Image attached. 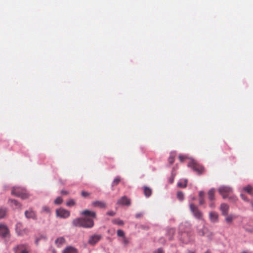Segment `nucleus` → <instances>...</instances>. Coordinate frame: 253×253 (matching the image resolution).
<instances>
[{"label": "nucleus", "instance_id": "41", "mask_svg": "<svg viewBox=\"0 0 253 253\" xmlns=\"http://www.w3.org/2000/svg\"><path fill=\"white\" fill-rule=\"evenodd\" d=\"M241 197L242 199L244 201H248L247 198L245 196V195L243 194H241Z\"/></svg>", "mask_w": 253, "mask_h": 253}, {"label": "nucleus", "instance_id": "33", "mask_svg": "<svg viewBox=\"0 0 253 253\" xmlns=\"http://www.w3.org/2000/svg\"><path fill=\"white\" fill-rule=\"evenodd\" d=\"M42 211L49 213L50 211L49 207H48L47 206H43L42 208Z\"/></svg>", "mask_w": 253, "mask_h": 253}, {"label": "nucleus", "instance_id": "25", "mask_svg": "<svg viewBox=\"0 0 253 253\" xmlns=\"http://www.w3.org/2000/svg\"><path fill=\"white\" fill-rule=\"evenodd\" d=\"M174 233H175V230L173 228L169 229L168 230L167 234L169 235V240H172V237L173 235L174 234Z\"/></svg>", "mask_w": 253, "mask_h": 253}, {"label": "nucleus", "instance_id": "1", "mask_svg": "<svg viewBox=\"0 0 253 253\" xmlns=\"http://www.w3.org/2000/svg\"><path fill=\"white\" fill-rule=\"evenodd\" d=\"M81 214L86 217L74 219L72 221V224L76 227H82L85 228H92L94 226L93 218H96V213L94 211L86 210L83 211Z\"/></svg>", "mask_w": 253, "mask_h": 253}, {"label": "nucleus", "instance_id": "40", "mask_svg": "<svg viewBox=\"0 0 253 253\" xmlns=\"http://www.w3.org/2000/svg\"><path fill=\"white\" fill-rule=\"evenodd\" d=\"M61 193L63 195H68L69 194V192L67 191L62 190L61 191Z\"/></svg>", "mask_w": 253, "mask_h": 253}, {"label": "nucleus", "instance_id": "31", "mask_svg": "<svg viewBox=\"0 0 253 253\" xmlns=\"http://www.w3.org/2000/svg\"><path fill=\"white\" fill-rule=\"evenodd\" d=\"M177 197L179 200H183L184 199V194L183 192L181 191H178L177 193Z\"/></svg>", "mask_w": 253, "mask_h": 253}, {"label": "nucleus", "instance_id": "11", "mask_svg": "<svg viewBox=\"0 0 253 253\" xmlns=\"http://www.w3.org/2000/svg\"><path fill=\"white\" fill-rule=\"evenodd\" d=\"M92 205L94 207L100 209H105L106 208V204L104 201H95L92 203Z\"/></svg>", "mask_w": 253, "mask_h": 253}, {"label": "nucleus", "instance_id": "26", "mask_svg": "<svg viewBox=\"0 0 253 253\" xmlns=\"http://www.w3.org/2000/svg\"><path fill=\"white\" fill-rule=\"evenodd\" d=\"M63 200L62 198L60 197H58L56 198V199L54 200V204L56 205H60L62 203Z\"/></svg>", "mask_w": 253, "mask_h": 253}, {"label": "nucleus", "instance_id": "21", "mask_svg": "<svg viewBox=\"0 0 253 253\" xmlns=\"http://www.w3.org/2000/svg\"><path fill=\"white\" fill-rule=\"evenodd\" d=\"M175 157V153L174 152H171L170 153V156L168 158L169 163L171 165L173 163Z\"/></svg>", "mask_w": 253, "mask_h": 253}, {"label": "nucleus", "instance_id": "30", "mask_svg": "<svg viewBox=\"0 0 253 253\" xmlns=\"http://www.w3.org/2000/svg\"><path fill=\"white\" fill-rule=\"evenodd\" d=\"M117 234L118 237H121L123 238H124V237H125L124 231L121 229H118L117 230Z\"/></svg>", "mask_w": 253, "mask_h": 253}, {"label": "nucleus", "instance_id": "49", "mask_svg": "<svg viewBox=\"0 0 253 253\" xmlns=\"http://www.w3.org/2000/svg\"><path fill=\"white\" fill-rule=\"evenodd\" d=\"M251 204H252V206H253V203H251Z\"/></svg>", "mask_w": 253, "mask_h": 253}, {"label": "nucleus", "instance_id": "32", "mask_svg": "<svg viewBox=\"0 0 253 253\" xmlns=\"http://www.w3.org/2000/svg\"><path fill=\"white\" fill-rule=\"evenodd\" d=\"M122 241L123 245L125 246H127L129 242V240L126 237L123 238Z\"/></svg>", "mask_w": 253, "mask_h": 253}, {"label": "nucleus", "instance_id": "10", "mask_svg": "<svg viewBox=\"0 0 253 253\" xmlns=\"http://www.w3.org/2000/svg\"><path fill=\"white\" fill-rule=\"evenodd\" d=\"M117 204L122 205L129 206L130 205V201L126 196H123L118 200Z\"/></svg>", "mask_w": 253, "mask_h": 253}, {"label": "nucleus", "instance_id": "23", "mask_svg": "<svg viewBox=\"0 0 253 253\" xmlns=\"http://www.w3.org/2000/svg\"><path fill=\"white\" fill-rule=\"evenodd\" d=\"M112 223L118 225H123L124 224V222L119 218L114 219L112 220Z\"/></svg>", "mask_w": 253, "mask_h": 253}, {"label": "nucleus", "instance_id": "19", "mask_svg": "<svg viewBox=\"0 0 253 253\" xmlns=\"http://www.w3.org/2000/svg\"><path fill=\"white\" fill-rule=\"evenodd\" d=\"M144 193L145 196L148 197H150L152 194V190L151 188L144 186Z\"/></svg>", "mask_w": 253, "mask_h": 253}, {"label": "nucleus", "instance_id": "7", "mask_svg": "<svg viewBox=\"0 0 253 253\" xmlns=\"http://www.w3.org/2000/svg\"><path fill=\"white\" fill-rule=\"evenodd\" d=\"M56 216L60 218H66L68 217L70 215L69 211L63 208H60L56 210Z\"/></svg>", "mask_w": 253, "mask_h": 253}, {"label": "nucleus", "instance_id": "2", "mask_svg": "<svg viewBox=\"0 0 253 253\" xmlns=\"http://www.w3.org/2000/svg\"><path fill=\"white\" fill-rule=\"evenodd\" d=\"M11 194L20 197L22 199H26L30 197L27 190L20 187H14L12 189Z\"/></svg>", "mask_w": 253, "mask_h": 253}, {"label": "nucleus", "instance_id": "13", "mask_svg": "<svg viewBox=\"0 0 253 253\" xmlns=\"http://www.w3.org/2000/svg\"><path fill=\"white\" fill-rule=\"evenodd\" d=\"M220 210L221 211L222 214L224 216H226L228 214L229 207L226 204L223 203L220 205Z\"/></svg>", "mask_w": 253, "mask_h": 253}, {"label": "nucleus", "instance_id": "29", "mask_svg": "<svg viewBox=\"0 0 253 253\" xmlns=\"http://www.w3.org/2000/svg\"><path fill=\"white\" fill-rule=\"evenodd\" d=\"M187 183V180H185L184 181L183 183L181 182H179L178 183L177 185L179 187L184 188V187H186Z\"/></svg>", "mask_w": 253, "mask_h": 253}, {"label": "nucleus", "instance_id": "44", "mask_svg": "<svg viewBox=\"0 0 253 253\" xmlns=\"http://www.w3.org/2000/svg\"><path fill=\"white\" fill-rule=\"evenodd\" d=\"M200 198H203L204 196V192L203 191H200L199 193Z\"/></svg>", "mask_w": 253, "mask_h": 253}, {"label": "nucleus", "instance_id": "22", "mask_svg": "<svg viewBox=\"0 0 253 253\" xmlns=\"http://www.w3.org/2000/svg\"><path fill=\"white\" fill-rule=\"evenodd\" d=\"M225 218V221L227 223H231L233 219L235 218V216L233 214H230L226 215Z\"/></svg>", "mask_w": 253, "mask_h": 253}, {"label": "nucleus", "instance_id": "35", "mask_svg": "<svg viewBox=\"0 0 253 253\" xmlns=\"http://www.w3.org/2000/svg\"><path fill=\"white\" fill-rule=\"evenodd\" d=\"M209 206L211 209H213L215 207V205H214L213 201H210V203L209 204Z\"/></svg>", "mask_w": 253, "mask_h": 253}, {"label": "nucleus", "instance_id": "20", "mask_svg": "<svg viewBox=\"0 0 253 253\" xmlns=\"http://www.w3.org/2000/svg\"><path fill=\"white\" fill-rule=\"evenodd\" d=\"M243 190L252 195L253 194V188L251 185H249L244 187Z\"/></svg>", "mask_w": 253, "mask_h": 253}, {"label": "nucleus", "instance_id": "5", "mask_svg": "<svg viewBox=\"0 0 253 253\" xmlns=\"http://www.w3.org/2000/svg\"><path fill=\"white\" fill-rule=\"evenodd\" d=\"M190 209L194 217L198 219H203V213L200 211L198 207L193 204H190Z\"/></svg>", "mask_w": 253, "mask_h": 253}, {"label": "nucleus", "instance_id": "9", "mask_svg": "<svg viewBox=\"0 0 253 253\" xmlns=\"http://www.w3.org/2000/svg\"><path fill=\"white\" fill-rule=\"evenodd\" d=\"M9 235V231L8 227L4 224H0V236L6 238Z\"/></svg>", "mask_w": 253, "mask_h": 253}, {"label": "nucleus", "instance_id": "34", "mask_svg": "<svg viewBox=\"0 0 253 253\" xmlns=\"http://www.w3.org/2000/svg\"><path fill=\"white\" fill-rule=\"evenodd\" d=\"M81 195L84 197H86L90 195V193L87 192L83 191L81 192Z\"/></svg>", "mask_w": 253, "mask_h": 253}, {"label": "nucleus", "instance_id": "24", "mask_svg": "<svg viewBox=\"0 0 253 253\" xmlns=\"http://www.w3.org/2000/svg\"><path fill=\"white\" fill-rule=\"evenodd\" d=\"M6 213V210L5 208H0V219L4 218Z\"/></svg>", "mask_w": 253, "mask_h": 253}, {"label": "nucleus", "instance_id": "15", "mask_svg": "<svg viewBox=\"0 0 253 253\" xmlns=\"http://www.w3.org/2000/svg\"><path fill=\"white\" fill-rule=\"evenodd\" d=\"M62 253H78V252L76 248L72 246H69L63 251Z\"/></svg>", "mask_w": 253, "mask_h": 253}, {"label": "nucleus", "instance_id": "42", "mask_svg": "<svg viewBox=\"0 0 253 253\" xmlns=\"http://www.w3.org/2000/svg\"><path fill=\"white\" fill-rule=\"evenodd\" d=\"M178 158L181 162H183V160L185 159V157L182 155H179Z\"/></svg>", "mask_w": 253, "mask_h": 253}, {"label": "nucleus", "instance_id": "8", "mask_svg": "<svg viewBox=\"0 0 253 253\" xmlns=\"http://www.w3.org/2000/svg\"><path fill=\"white\" fill-rule=\"evenodd\" d=\"M102 235L100 234L91 235L88 239V243L89 245L94 246L102 239Z\"/></svg>", "mask_w": 253, "mask_h": 253}, {"label": "nucleus", "instance_id": "48", "mask_svg": "<svg viewBox=\"0 0 253 253\" xmlns=\"http://www.w3.org/2000/svg\"><path fill=\"white\" fill-rule=\"evenodd\" d=\"M52 253H56V250H53L52 251Z\"/></svg>", "mask_w": 253, "mask_h": 253}, {"label": "nucleus", "instance_id": "18", "mask_svg": "<svg viewBox=\"0 0 253 253\" xmlns=\"http://www.w3.org/2000/svg\"><path fill=\"white\" fill-rule=\"evenodd\" d=\"M215 190L213 188L210 189L208 192L209 199L210 201H213L214 199Z\"/></svg>", "mask_w": 253, "mask_h": 253}, {"label": "nucleus", "instance_id": "6", "mask_svg": "<svg viewBox=\"0 0 253 253\" xmlns=\"http://www.w3.org/2000/svg\"><path fill=\"white\" fill-rule=\"evenodd\" d=\"M30 251V247L27 244L19 245L14 249L15 253H29Z\"/></svg>", "mask_w": 253, "mask_h": 253}, {"label": "nucleus", "instance_id": "50", "mask_svg": "<svg viewBox=\"0 0 253 253\" xmlns=\"http://www.w3.org/2000/svg\"><path fill=\"white\" fill-rule=\"evenodd\" d=\"M242 253H246V252H243Z\"/></svg>", "mask_w": 253, "mask_h": 253}, {"label": "nucleus", "instance_id": "27", "mask_svg": "<svg viewBox=\"0 0 253 253\" xmlns=\"http://www.w3.org/2000/svg\"><path fill=\"white\" fill-rule=\"evenodd\" d=\"M75 204V201L73 199H71L67 202L66 205L68 207H71L74 206Z\"/></svg>", "mask_w": 253, "mask_h": 253}, {"label": "nucleus", "instance_id": "45", "mask_svg": "<svg viewBox=\"0 0 253 253\" xmlns=\"http://www.w3.org/2000/svg\"><path fill=\"white\" fill-rule=\"evenodd\" d=\"M21 224L20 223H17L16 224V230H17L18 228L21 226Z\"/></svg>", "mask_w": 253, "mask_h": 253}, {"label": "nucleus", "instance_id": "46", "mask_svg": "<svg viewBox=\"0 0 253 253\" xmlns=\"http://www.w3.org/2000/svg\"><path fill=\"white\" fill-rule=\"evenodd\" d=\"M187 253H195V252L192 251H188Z\"/></svg>", "mask_w": 253, "mask_h": 253}, {"label": "nucleus", "instance_id": "37", "mask_svg": "<svg viewBox=\"0 0 253 253\" xmlns=\"http://www.w3.org/2000/svg\"><path fill=\"white\" fill-rule=\"evenodd\" d=\"M154 253H164V252L162 249L159 248L157 251L154 252Z\"/></svg>", "mask_w": 253, "mask_h": 253}, {"label": "nucleus", "instance_id": "16", "mask_svg": "<svg viewBox=\"0 0 253 253\" xmlns=\"http://www.w3.org/2000/svg\"><path fill=\"white\" fill-rule=\"evenodd\" d=\"M65 242V239L64 238L59 237L56 240L55 243L57 247H61L63 246Z\"/></svg>", "mask_w": 253, "mask_h": 253}, {"label": "nucleus", "instance_id": "12", "mask_svg": "<svg viewBox=\"0 0 253 253\" xmlns=\"http://www.w3.org/2000/svg\"><path fill=\"white\" fill-rule=\"evenodd\" d=\"M209 217L211 221L213 223L217 222L218 221V214L216 212H210L209 213Z\"/></svg>", "mask_w": 253, "mask_h": 253}, {"label": "nucleus", "instance_id": "4", "mask_svg": "<svg viewBox=\"0 0 253 253\" xmlns=\"http://www.w3.org/2000/svg\"><path fill=\"white\" fill-rule=\"evenodd\" d=\"M218 190L220 194L224 199L228 197L232 192L231 188L226 186H220L218 188Z\"/></svg>", "mask_w": 253, "mask_h": 253}, {"label": "nucleus", "instance_id": "36", "mask_svg": "<svg viewBox=\"0 0 253 253\" xmlns=\"http://www.w3.org/2000/svg\"><path fill=\"white\" fill-rule=\"evenodd\" d=\"M107 214L109 216H114L115 214V212L113 211H109L107 212Z\"/></svg>", "mask_w": 253, "mask_h": 253}, {"label": "nucleus", "instance_id": "43", "mask_svg": "<svg viewBox=\"0 0 253 253\" xmlns=\"http://www.w3.org/2000/svg\"><path fill=\"white\" fill-rule=\"evenodd\" d=\"M204 203H205V201H204V199H203V198H200V201H199L200 205H203L204 204Z\"/></svg>", "mask_w": 253, "mask_h": 253}, {"label": "nucleus", "instance_id": "47", "mask_svg": "<svg viewBox=\"0 0 253 253\" xmlns=\"http://www.w3.org/2000/svg\"><path fill=\"white\" fill-rule=\"evenodd\" d=\"M39 240H40L39 239H37L36 240V244H38V242H39Z\"/></svg>", "mask_w": 253, "mask_h": 253}, {"label": "nucleus", "instance_id": "28", "mask_svg": "<svg viewBox=\"0 0 253 253\" xmlns=\"http://www.w3.org/2000/svg\"><path fill=\"white\" fill-rule=\"evenodd\" d=\"M121 181V178L120 177L118 176L116 177L112 183V186H116L117 185L119 182Z\"/></svg>", "mask_w": 253, "mask_h": 253}, {"label": "nucleus", "instance_id": "39", "mask_svg": "<svg viewBox=\"0 0 253 253\" xmlns=\"http://www.w3.org/2000/svg\"><path fill=\"white\" fill-rule=\"evenodd\" d=\"M198 234L200 236H204L205 235V232L203 229L200 230L199 231Z\"/></svg>", "mask_w": 253, "mask_h": 253}, {"label": "nucleus", "instance_id": "3", "mask_svg": "<svg viewBox=\"0 0 253 253\" xmlns=\"http://www.w3.org/2000/svg\"><path fill=\"white\" fill-rule=\"evenodd\" d=\"M188 167L192 169L194 171L197 172L198 174H201L204 171V167L194 161L189 163Z\"/></svg>", "mask_w": 253, "mask_h": 253}, {"label": "nucleus", "instance_id": "38", "mask_svg": "<svg viewBox=\"0 0 253 253\" xmlns=\"http://www.w3.org/2000/svg\"><path fill=\"white\" fill-rule=\"evenodd\" d=\"M142 215H143V213L140 212V213H136L135 215V217L137 218H139L141 217L142 216Z\"/></svg>", "mask_w": 253, "mask_h": 253}, {"label": "nucleus", "instance_id": "14", "mask_svg": "<svg viewBox=\"0 0 253 253\" xmlns=\"http://www.w3.org/2000/svg\"><path fill=\"white\" fill-rule=\"evenodd\" d=\"M25 214L27 218H32L33 219H36V213L35 211L31 209L26 211L25 212Z\"/></svg>", "mask_w": 253, "mask_h": 253}, {"label": "nucleus", "instance_id": "17", "mask_svg": "<svg viewBox=\"0 0 253 253\" xmlns=\"http://www.w3.org/2000/svg\"><path fill=\"white\" fill-rule=\"evenodd\" d=\"M12 206L15 207V208H20L21 205L20 204L15 200L10 199L9 200Z\"/></svg>", "mask_w": 253, "mask_h": 253}]
</instances>
